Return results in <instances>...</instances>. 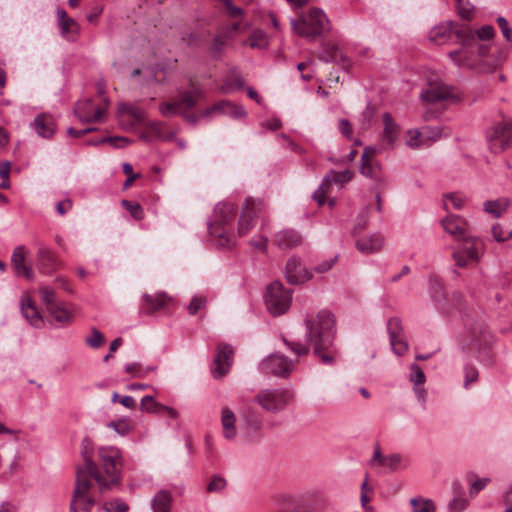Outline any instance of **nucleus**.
<instances>
[{
    "label": "nucleus",
    "mask_w": 512,
    "mask_h": 512,
    "mask_svg": "<svg viewBox=\"0 0 512 512\" xmlns=\"http://www.w3.org/2000/svg\"><path fill=\"white\" fill-rule=\"evenodd\" d=\"M235 415L229 408H223L221 414V423L223 427V435L226 439H233L236 436Z\"/></svg>",
    "instance_id": "f704fd0d"
},
{
    "label": "nucleus",
    "mask_w": 512,
    "mask_h": 512,
    "mask_svg": "<svg viewBox=\"0 0 512 512\" xmlns=\"http://www.w3.org/2000/svg\"><path fill=\"white\" fill-rule=\"evenodd\" d=\"M458 15L465 21H471L475 15V8L469 0H455Z\"/></svg>",
    "instance_id": "c03bdc74"
},
{
    "label": "nucleus",
    "mask_w": 512,
    "mask_h": 512,
    "mask_svg": "<svg viewBox=\"0 0 512 512\" xmlns=\"http://www.w3.org/2000/svg\"><path fill=\"white\" fill-rule=\"evenodd\" d=\"M243 44H247L251 48L265 49L268 46V38L262 30H255Z\"/></svg>",
    "instance_id": "79ce46f5"
},
{
    "label": "nucleus",
    "mask_w": 512,
    "mask_h": 512,
    "mask_svg": "<svg viewBox=\"0 0 512 512\" xmlns=\"http://www.w3.org/2000/svg\"><path fill=\"white\" fill-rule=\"evenodd\" d=\"M202 97L203 91L201 87L197 83L190 81L189 89L179 92L178 103L181 110H190L197 105Z\"/></svg>",
    "instance_id": "5701e85b"
},
{
    "label": "nucleus",
    "mask_w": 512,
    "mask_h": 512,
    "mask_svg": "<svg viewBox=\"0 0 512 512\" xmlns=\"http://www.w3.org/2000/svg\"><path fill=\"white\" fill-rule=\"evenodd\" d=\"M171 502V493L166 490H161L153 498V509L155 512H170Z\"/></svg>",
    "instance_id": "4c0bfd02"
},
{
    "label": "nucleus",
    "mask_w": 512,
    "mask_h": 512,
    "mask_svg": "<svg viewBox=\"0 0 512 512\" xmlns=\"http://www.w3.org/2000/svg\"><path fill=\"white\" fill-rule=\"evenodd\" d=\"M39 293L41 294V298L43 303L46 305L47 311L49 309H54L60 301L56 298V292L53 288L42 285L39 287Z\"/></svg>",
    "instance_id": "37998d69"
},
{
    "label": "nucleus",
    "mask_w": 512,
    "mask_h": 512,
    "mask_svg": "<svg viewBox=\"0 0 512 512\" xmlns=\"http://www.w3.org/2000/svg\"><path fill=\"white\" fill-rule=\"evenodd\" d=\"M410 380L416 385L420 386L425 383L426 377L421 369V367L417 364L411 365V374H410Z\"/></svg>",
    "instance_id": "e2e57ef3"
},
{
    "label": "nucleus",
    "mask_w": 512,
    "mask_h": 512,
    "mask_svg": "<svg viewBox=\"0 0 512 512\" xmlns=\"http://www.w3.org/2000/svg\"><path fill=\"white\" fill-rule=\"evenodd\" d=\"M93 107V101L91 99H86L82 102H78L74 109V113L77 117L83 122L84 116L91 115V110Z\"/></svg>",
    "instance_id": "6e6d98bb"
},
{
    "label": "nucleus",
    "mask_w": 512,
    "mask_h": 512,
    "mask_svg": "<svg viewBox=\"0 0 512 512\" xmlns=\"http://www.w3.org/2000/svg\"><path fill=\"white\" fill-rule=\"evenodd\" d=\"M424 141L423 131L409 130L406 137V145L411 148H418Z\"/></svg>",
    "instance_id": "603ef678"
},
{
    "label": "nucleus",
    "mask_w": 512,
    "mask_h": 512,
    "mask_svg": "<svg viewBox=\"0 0 512 512\" xmlns=\"http://www.w3.org/2000/svg\"><path fill=\"white\" fill-rule=\"evenodd\" d=\"M329 178L331 179V183H340L344 184L350 181L353 177V173L350 170H344L342 172H336L334 170H330L328 173Z\"/></svg>",
    "instance_id": "4d7b16f0"
},
{
    "label": "nucleus",
    "mask_w": 512,
    "mask_h": 512,
    "mask_svg": "<svg viewBox=\"0 0 512 512\" xmlns=\"http://www.w3.org/2000/svg\"><path fill=\"white\" fill-rule=\"evenodd\" d=\"M130 142H131V140H129L126 137L113 136V137H102L97 140H92V141H89L88 144L99 145V144L109 143L116 148H123L126 145H128Z\"/></svg>",
    "instance_id": "de8ad7c7"
},
{
    "label": "nucleus",
    "mask_w": 512,
    "mask_h": 512,
    "mask_svg": "<svg viewBox=\"0 0 512 512\" xmlns=\"http://www.w3.org/2000/svg\"><path fill=\"white\" fill-rule=\"evenodd\" d=\"M466 481L470 484L469 495L471 498L475 497L485 486L489 483V478H477L474 472L466 474Z\"/></svg>",
    "instance_id": "58836bf2"
},
{
    "label": "nucleus",
    "mask_w": 512,
    "mask_h": 512,
    "mask_svg": "<svg viewBox=\"0 0 512 512\" xmlns=\"http://www.w3.org/2000/svg\"><path fill=\"white\" fill-rule=\"evenodd\" d=\"M387 328L390 340L397 339L398 336H402L403 327L399 318H391L388 321Z\"/></svg>",
    "instance_id": "5fc2aeb1"
},
{
    "label": "nucleus",
    "mask_w": 512,
    "mask_h": 512,
    "mask_svg": "<svg viewBox=\"0 0 512 512\" xmlns=\"http://www.w3.org/2000/svg\"><path fill=\"white\" fill-rule=\"evenodd\" d=\"M98 461L94 462L93 469L85 471L89 479L94 478L100 492L112 490L121 482L123 460L121 451L117 447L108 446L98 449Z\"/></svg>",
    "instance_id": "7ed1b4c3"
},
{
    "label": "nucleus",
    "mask_w": 512,
    "mask_h": 512,
    "mask_svg": "<svg viewBox=\"0 0 512 512\" xmlns=\"http://www.w3.org/2000/svg\"><path fill=\"white\" fill-rule=\"evenodd\" d=\"M81 447V455L84 460V467L82 468L84 469V471H89V469H93L95 462L92 457L93 446L90 439L84 438L82 440Z\"/></svg>",
    "instance_id": "a19ab883"
},
{
    "label": "nucleus",
    "mask_w": 512,
    "mask_h": 512,
    "mask_svg": "<svg viewBox=\"0 0 512 512\" xmlns=\"http://www.w3.org/2000/svg\"><path fill=\"white\" fill-rule=\"evenodd\" d=\"M422 101L427 103H436L447 99L454 98L452 89L443 84L430 83L429 88L420 94Z\"/></svg>",
    "instance_id": "aec40b11"
},
{
    "label": "nucleus",
    "mask_w": 512,
    "mask_h": 512,
    "mask_svg": "<svg viewBox=\"0 0 512 512\" xmlns=\"http://www.w3.org/2000/svg\"><path fill=\"white\" fill-rule=\"evenodd\" d=\"M214 113L230 115L233 118H241L245 116L246 112L242 107L236 106L229 101H220L213 106L203 110V116H210Z\"/></svg>",
    "instance_id": "bb28decb"
},
{
    "label": "nucleus",
    "mask_w": 512,
    "mask_h": 512,
    "mask_svg": "<svg viewBox=\"0 0 512 512\" xmlns=\"http://www.w3.org/2000/svg\"><path fill=\"white\" fill-rule=\"evenodd\" d=\"M21 313L23 317L35 328H41L44 320L34 301L27 295H23L20 303Z\"/></svg>",
    "instance_id": "412c9836"
},
{
    "label": "nucleus",
    "mask_w": 512,
    "mask_h": 512,
    "mask_svg": "<svg viewBox=\"0 0 512 512\" xmlns=\"http://www.w3.org/2000/svg\"><path fill=\"white\" fill-rule=\"evenodd\" d=\"M471 344L478 349L485 348L492 342V335L486 326L479 321L469 324Z\"/></svg>",
    "instance_id": "4be33fe9"
},
{
    "label": "nucleus",
    "mask_w": 512,
    "mask_h": 512,
    "mask_svg": "<svg viewBox=\"0 0 512 512\" xmlns=\"http://www.w3.org/2000/svg\"><path fill=\"white\" fill-rule=\"evenodd\" d=\"M306 338L313 353L324 365L336 363L338 352L334 344L335 318L329 311H320L314 318L306 319Z\"/></svg>",
    "instance_id": "f03ea898"
},
{
    "label": "nucleus",
    "mask_w": 512,
    "mask_h": 512,
    "mask_svg": "<svg viewBox=\"0 0 512 512\" xmlns=\"http://www.w3.org/2000/svg\"><path fill=\"white\" fill-rule=\"evenodd\" d=\"M459 246L452 256L458 267L464 268L470 263H477L483 253L484 244L481 239L469 234L461 238Z\"/></svg>",
    "instance_id": "6e6552de"
},
{
    "label": "nucleus",
    "mask_w": 512,
    "mask_h": 512,
    "mask_svg": "<svg viewBox=\"0 0 512 512\" xmlns=\"http://www.w3.org/2000/svg\"><path fill=\"white\" fill-rule=\"evenodd\" d=\"M383 123L382 140L389 148H392L399 135V126L395 123L390 113L383 114Z\"/></svg>",
    "instance_id": "c756f323"
},
{
    "label": "nucleus",
    "mask_w": 512,
    "mask_h": 512,
    "mask_svg": "<svg viewBox=\"0 0 512 512\" xmlns=\"http://www.w3.org/2000/svg\"><path fill=\"white\" fill-rule=\"evenodd\" d=\"M491 232L497 242H505L512 238V230L506 231L498 223L492 226Z\"/></svg>",
    "instance_id": "13d9d810"
},
{
    "label": "nucleus",
    "mask_w": 512,
    "mask_h": 512,
    "mask_svg": "<svg viewBox=\"0 0 512 512\" xmlns=\"http://www.w3.org/2000/svg\"><path fill=\"white\" fill-rule=\"evenodd\" d=\"M103 509L106 512H128L129 505L124 500L116 498L105 502Z\"/></svg>",
    "instance_id": "09e8293b"
},
{
    "label": "nucleus",
    "mask_w": 512,
    "mask_h": 512,
    "mask_svg": "<svg viewBox=\"0 0 512 512\" xmlns=\"http://www.w3.org/2000/svg\"><path fill=\"white\" fill-rule=\"evenodd\" d=\"M376 154V150L372 147H366L361 156L360 173L372 179L375 182L376 189H384L386 182L382 173L381 166L373 163L372 158Z\"/></svg>",
    "instance_id": "f8f14e48"
},
{
    "label": "nucleus",
    "mask_w": 512,
    "mask_h": 512,
    "mask_svg": "<svg viewBox=\"0 0 512 512\" xmlns=\"http://www.w3.org/2000/svg\"><path fill=\"white\" fill-rule=\"evenodd\" d=\"M237 206L230 202H220L215 206L213 220L208 229L211 236L217 239V246L231 248L235 244V238L229 234L226 227L229 226L236 214Z\"/></svg>",
    "instance_id": "20e7f679"
},
{
    "label": "nucleus",
    "mask_w": 512,
    "mask_h": 512,
    "mask_svg": "<svg viewBox=\"0 0 512 512\" xmlns=\"http://www.w3.org/2000/svg\"><path fill=\"white\" fill-rule=\"evenodd\" d=\"M274 240L280 249H293L303 242L301 234L294 229H284L277 232Z\"/></svg>",
    "instance_id": "393cba45"
},
{
    "label": "nucleus",
    "mask_w": 512,
    "mask_h": 512,
    "mask_svg": "<svg viewBox=\"0 0 512 512\" xmlns=\"http://www.w3.org/2000/svg\"><path fill=\"white\" fill-rule=\"evenodd\" d=\"M263 208V202L260 199L247 198L244 201L242 212L238 221L237 233L240 237L246 235L255 226L256 218Z\"/></svg>",
    "instance_id": "9b49d317"
},
{
    "label": "nucleus",
    "mask_w": 512,
    "mask_h": 512,
    "mask_svg": "<svg viewBox=\"0 0 512 512\" xmlns=\"http://www.w3.org/2000/svg\"><path fill=\"white\" fill-rule=\"evenodd\" d=\"M319 59L324 62H333L336 64H341L343 68L347 69L350 67V62L346 56L342 54L339 47L337 45H324L322 53L319 56Z\"/></svg>",
    "instance_id": "cd10ccee"
},
{
    "label": "nucleus",
    "mask_w": 512,
    "mask_h": 512,
    "mask_svg": "<svg viewBox=\"0 0 512 512\" xmlns=\"http://www.w3.org/2000/svg\"><path fill=\"white\" fill-rule=\"evenodd\" d=\"M226 480L221 476H214L208 483L206 490L209 493L220 492L226 487Z\"/></svg>",
    "instance_id": "0e129e2a"
},
{
    "label": "nucleus",
    "mask_w": 512,
    "mask_h": 512,
    "mask_svg": "<svg viewBox=\"0 0 512 512\" xmlns=\"http://www.w3.org/2000/svg\"><path fill=\"white\" fill-rule=\"evenodd\" d=\"M465 24H459L455 21H446L435 26L429 33V40L436 44L444 43L451 34L456 36L457 29H462Z\"/></svg>",
    "instance_id": "a211bd4d"
},
{
    "label": "nucleus",
    "mask_w": 512,
    "mask_h": 512,
    "mask_svg": "<svg viewBox=\"0 0 512 512\" xmlns=\"http://www.w3.org/2000/svg\"><path fill=\"white\" fill-rule=\"evenodd\" d=\"M261 370L266 374L287 377L293 369V362L281 354H271L261 362Z\"/></svg>",
    "instance_id": "ddd939ff"
},
{
    "label": "nucleus",
    "mask_w": 512,
    "mask_h": 512,
    "mask_svg": "<svg viewBox=\"0 0 512 512\" xmlns=\"http://www.w3.org/2000/svg\"><path fill=\"white\" fill-rule=\"evenodd\" d=\"M285 276L288 283L292 285L303 284L313 277L312 272L302 266L300 258L296 256L288 259L285 267Z\"/></svg>",
    "instance_id": "2eb2a0df"
},
{
    "label": "nucleus",
    "mask_w": 512,
    "mask_h": 512,
    "mask_svg": "<svg viewBox=\"0 0 512 512\" xmlns=\"http://www.w3.org/2000/svg\"><path fill=\"white\" fill-rule=\"evenodd\" d=\"M239 29H240V23L233 22L229 25H225V26L221 27L218 30L217 34L222 36L226 41H229V40L233 39V37L236 35V33L238 32Z\"/></svg>",
    "instance_id": "052dcab7"
},
{
    "label": "nucleus",
    "mask_w": 512,
    "mask_h": 512,
    "mask_svg": "<svg viewBox=\"0 0 512 512\" xmlns=\"http://www.w3.org/2000/svg\"><path fill=\"white\" fill-rule=\"evenodd\" d=\"M207 305V298L205 296H194L189 305L187 306L190 315H196L200 310L204 309Z\"/></svg>",
    "instance_id": "864d4df0"
},
{
    "label": "nucleus",
    "mask_w": 512,
    "mask_h": 512,
    "mask_svg": "<svg viewBox=\"0 0 512 512\" xmlns=\"http://www.w3.org/2000/svg\"><path fill=\"white\" fill-rule=\"evenodd\" d=\"M57 18L62 36L67 40L74 41L80 30L78 23L73 18L69 17L63 9L57 11Z\"/></svg>",
    "instance_id": "a878e982"
},
{
    "label": "nucleus",
    "mask_w": 512,
    "mask_h": 512,
    "mask_svg": "<svg viewBox=\"0 0 512 512\" xmlns=\"http://www.w3.org/2000/svg\"><path fill=\"white\" fill-rule=\"evenodd\" d=\"M92 482L81 466L76 468V481L70 503V512H90L95 504L94 498L89 494Z\"/></svg>",
    "instance_id": "423d86ee"
},
{
    "label": "nucleus",
    "mask_w": 512,
    "mask_h": 512,
    "mask_svg": "<svg viewBox=\"0 0 512 512\" xmlns=\"http://www.w3.org/2000/svg\"><path fill=\"white\" fill-rule=\"evenodd\" d=\"M441 224L443 229L457 241L470 233L469 223L458 215H448L442 219Z\"/></svg>",
    "instance_id": "dca6fc26"
},
{
    "label": "nucleus",
    "mask_w": 512,
    "mask_h": 512,
    "mask_svg": "<svg viewBox=\"0 0 512 512\" xmlns=\"http://www.w3.org/2000/svg\"><path fill=\"white\" fill-rule=\"evenodd\" d=\"M234 350L226 343H221L217 347V353L214 357L211 372L214 378H222L226 375L233 362Z\"/></svg>",
    "instance_id": "4468645a"
},
{
    "label": "nucleus",
    "mask_w": 512,
    "mask_h": 512,
    "mask_svg": "<svg viewBox=\"0 0 512 512\" xmlns=\"http://www.w3.org/2000/svg\"><path fill=\"white\" fill-rule=\"evenodd\" d=\"M122 206L130 212L131 216L135 220H141L144 217V212L141 205L138 202H133L129 200H122Z\"/></svg>",
    "instance_id": "8fccbe9b"
},
{
    "label": "nucleus",
    "mask_w": 512,
    "mask_h": 512,
    "mask_svg": "<svg viewBox=\"0 0 512 512\" xmlns=\"http://www.w3.org/2000/svg\"><path fill=\"white\" fill-rule=\"evenodd\" d=\"M141 409L148 413L166 412V414L172 418L178 417V412L174 408L155 402L153 396L150 395H146L142 398Z\"/></svg>",
    "instance_id": "7c9ffc66"
},
{
    "label": "nucleus",
    "mask_w": 512,
    "mask_h": 512,
    "mask_svg": "<svg viewBox=\"0 0 512 512\" xmlns=\"http://www.w3.org/2000/svg\"><path fill=\"white\" fill-rule=\"evenodd\" d=\"M140 139L145 142H152L156 139L167 140L160 122H149L140 134Z\"/></svg>",
    "instance_id": "72a5a7b5"
},
{
    "label": "nucleus",
    "mask_w": 512,
    "mask_h": 512,
    "mask_svg": "<svg viewBox=\"0 0 512 512\" xmlns=\"http://www.w3.org/2000/svg\"><path fill=\"white\" fill-rule=\"evenodd\" d=\"M169 298L165 294H144V312L146 314H152L162 309L168 302Z\"/></svg>",
    "instance_id": "2f4dec72"
},
{
    "label": "nucleus",
    "mask_w": 512,
    "mask_h": 512,
    "mask_svg": "<svg viewBox=\"0 0 512 512\" xmlns=\"http://www.w3.org/2000/svg\"><path fill=\"white\" fill-rule=\"evenodd\" d=\"M496 23L498 24L499 28L501 29V32H502L504 38L508 42H512V29L509 26L507 19L503 16H499L496 19Z\"/></svg>",
    "instance_id": "774afa93"
},
{
    "label": "nucleus",
    "mask_w": 512,
    "mask_h": 512,
    "mask_svg": "<svg viewBox=\"0 0 512 512\" xmlns=\"http://www.w3.org/2000/svg\"><path fill=\"white\" fill-rule=\"evenodd\" d=\"M424 139L435 142L441 139L443 136H449L450 131H445L443 127L440 126H425L422 128Z\"/></svg>",
    "instance_id": "49530a36"
},
{
    "label": "nucleus",
    "mask_w": 512,
    "mask_h": 512,
    "mask_svg": "<svg viewBox=\"0 0 512 512\" xmlns=\"http://www.w3.org/2000/svg\"><path fill=\"white\" fill-rule=\"evenodd\" d=\"M118 115L119 117H123L124 115H128L131 120L127 125L133 126L135 124L141 123L144 120V111L138 108L137 106L122 103L118 107Z\"/></svg>",
    "instance_id": "e433bc0d"
},
{
    "label": "nucleus",
    "mask_w": 512,
    "mask_h": 512,
    "mask_svg": "<svg viewBox=\"0 0 512 512\" xmlns=\"http://www.w3.org/2000/svg\"><path fill=\"white\" fill-rule=\"evenodd\" d=\"M240 418L244 422V429L248 436H253L262 429V418L251 407H244L240 412Z\"/></svg>",
    "instance_id": "b1692460"
},
{
    "label": "nucleus",
    "mask_w": 512,
    "mask_h": 512,
    "mask_svg": "<svg viewBox=\"0 0 512 512\" xmlns=\"http://www.w3.org/2000/svg\"><path fill=\"white\" fill-rule=\"evenodd\" d=\"M11 266L17 277H24L32 281L34 279V272L31 266L26 264L25 247L17 246L11 256Z\"/></svg>",
    "instance_id": "f3484780"
},
{
    "label": "nucleus",
    "mask_w": 512,
    "mask_h": 512,
    "mask_svg": "<svg viewBox=\"0 0 512 512\" xmlns=\"http://www.w3.org/2000/svg\"><path fill=\"white\" fill-rule=\"evenodd\" d=\"M453 491L454 497L448 504L449 512H462L468 507L469 502L459 482L453 483Z\"/></svg>",
    "instance_id": "473e14b6"
},
{
    "label": "nucleus",
    "mask_w": 512,
    "mask_h": 512,
    "mask_svg": "<svg viewBox=\"0 0 512 512\" xmlns=\"http://www.w3.org/2000/svg\"><path fill=\"white\" fill-rule=\"evenodd\" d=\"M490 152L499 154L512 147V120L503 119L494 122L485 132Z\"/></svg>",
    "instance_id": "0eeeda50"
},
{
    "label": "nucleus",
    "mask_w": 512,
    "mask_h": 512,
    "mask_svg": "<svg viewBox=\"0 0 512 512\" xmlns=\"http://www.w3.org/2000/svg\"><path fill=\"white\" fill-rule=\"evenodd\" d=\"M329 20L320 8H312L307 16L291 19L292 29L296 34L315 40L329 31Z\"/></svg>",
    "instance_id": "39448f33"
},
{
    "label": "nucleus",
    "mask_w": 512,
    "mask_h": 512,
    "mask_svg": "<svg viewBox=\"0 0 512 512\" xmlns=\"http://www.w3.org/2000/svg\"><path fill=\"white\" fill-rule=\"evenodd\" d=\"M36 133L43 138H51L55 132V123L47 114L37 115L33 122Z\"/></svg>",
    "instance_id": "c85d7f7f"
},
{
    "label": "nucleus",
    "mask_w": 512,
    "mask_h": 512,
    "mask_svg": "<svg viewBox=\"0 0 512 512\" xmlns=\"http://www.w3.org/2000/svg\"><path fill=\"white\" fill-rule=\"evenodd\" d=\"M413 512H436V507L432 500L422 497H415L410 500Z\"/></svg>",
    "instance_id": "a18cd8bd"
},
{
    "label": "nucleus",
    "mask_w": 512,
    "mask_h": 512,
    "mask_svg": "<svg viewBox=\"0 0 512 512\" xmlns=\"http://www.w3.org/2000/svg\"><path fill=\"white\" fill-rule=\"evenodd\" d=\"M383 239L380 235H372L369 238L359 239L356 242L358 250L364 254L374 253L381 249Z\"/></svg>",
    "instance_id": "c9c22d12"
},
{
    "label": "nucleus",
    "mask_w": 512,
    "mask_h": 512,
    "mask_svg": "<svg viewBox=\"0 0 512 512\" xmlns=\"http://www.w3.org/2000/svg\"><path fill=\"white\" fill-rule=\"evenodd\" d=\"M456 37L461 47L449 52V57L458 66L492 72L507 58V51H501L498 58L489 56V45L480 43L470 26L457 29Z\"/></svg>",
    "instance_id": "f257e3e1"
},
{
    "label": "nucleus",
    "mask_w": 512,
    "mask_h": 512,
    "mask_svg": "<svg viewBox=\"0 0 512 512\" xmlns=\"http://www.w3.org/2000/svg\"><path fill=\"white\" fill-rule=\"evenodd\" d=\"M390 345L393 352L398 356H402L408 351V343L402 336H398L397 339L390 340Z\"/></svg>",
    "instance_id": "680f3d73"
},
{
    "label": "nucleus",
    "mask_w": 512,
    "mask_h": 512,
    "mask_svg": "<svg viewBox=\"0 0 512 512\" xmlns=\"http://www.w3.org/2000/svg\"><path fill=\"white\" fill-rule=\"evenodd\" d=\"M48 313L61 325L69 324L72 320L71 312L63 306L62 302L57 304L54 309H49Z\"/></svg>",
    "instance_id": "ea45409f"
},
{
    "label": "nucleus",
    "mask_w": 512,
    "mask_h": 512,
    "mask_svg": "<svg viewBox=\"0 0 512 512\" xmlns=\"http://www.w3.org/2000/svg\"><path fill=\"white\" fill-rule=\"evenodd\" d=\"M293 399V394L287 389H263L254 397V402L265 411L278 413L283 411Z\"/></svg>",
    "instance_id": "1a4fd4ad"
},
{
    "label": "nucleus",
    "mask_w": 512,
    "mask_h": 512,
    "mask_svg": "<svg viewBox=\"0 0 512 512\" xmlns=\"http://www.w3.org/2000/svg\"><path fill=\"white\" fill-rule=\"evenodd\" d=\"M283 341L285 345L297 356H306L309 353V347L299 341L288 340L286 337H283Z\"/></svg>",
    "instance_id": "3c124183"
},
{
    "label": "nucleus",
    "mask_w": 512,
    "mask_h": 512,
    "mask_svg": "<svg viewBox=\"0 0 512 512\" xmlns=\"http://www.w3.org/2000/svg\"><path fill=\"white\" fill-rule=\"evenodd\" d=\"M292 291L285 289L280 281L272 282L265 293V303L270 313L275 316L284 314L290 307Z\"/></svg>",
    "instance_id": "9d476101"
},
{
    "label": "nucleus",
    "mask_w": 512,
    "mask_h": 512,
    "mask_svg": "<svg viewBox=\"0 0 512 512\" xmlns=\"http://www.w3.org/2000/svg\"><path fill=\"white\" fill-rule=\"evenodd\" d=\"M182 110L180 108V105L178 103V100L176 102H166L160 105V112L163 116L168 117L172 115H176L180 113Z\"/></svg>",
    "instance_id": "69168bd1"
},
{
    "label": "nucleus",
    "mask_w": 512,
    "mask_h": 512,
    "mask_svg": "<svg viewBox=\"0 0 512 512\" xmlns=\"http://www.w3.org/2000/svg\"><path fill=\"white\" fill-rule=\"evenodd\" d=\"M59 266L56 256L43 244H38L37 267L42 274H51Z\"/></svg>",
    "instance_id": "6ab92c4d"
},
{
    "label": "nucleus",
    "mask_w": 512,
    "mask_h": 512,
    "mask_svg": "<svg viewBox=\"0 0 512 512\" xmlns=\"http://www.w3.org/2000/svg\"><path fill=\"white\" fill-rule=\"evenodd\" d=\"M474 34H475V38L478 41L479 40L485 41V40H490L494 37L495 30H494L493 26H491V25H484L479 30L474 32Z\"/></svg>",
    "instance_id": "338daca9"
},
{
    "label": "nucleus",
    "mask_w": 512,
    "mask_h": 512,
    "mask_svg": "<svg viewBox=\"0 0 512 512\" xmlns=\"http://www.w3.org/2000/svg\"><path fill=\"white\" fill-rule=\"evenodd\" d=\"M105 342L104 335L96 328L91 329V336L86 338V344L91 348H99Z\"/></svg>",
    "instance_id": "bf43d9fd"
}]
</instances>
